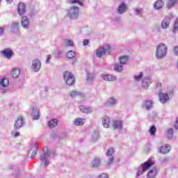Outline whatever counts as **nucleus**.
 Instances as JSON below:
<instances>
[{
	"label": "nucleus",
	"mask_w": 178,
	"mask_h": 178,
	"mask_svg": "<svg viewBox=\"0 0 178 178\" xmlns=\"http://www.w3.org/2000/svg\"><path fill=\"white\" fill-rule=\"evenodd\" d=\"M74 56H76V52L75 51H73L72 50L67 51V58H68V59H73V58H74Z\"/></svg>",
	"instance_id": "a19ab883"
},
{
	"label": "nucleus",
	"mask_w": 178,
	"mask_h": 178,
	"mask_svg": "<svg viewBox=\"0 0 178 178\" xmlns=\"http://www.w3.org/2000/svg\"><path fill=\"white\" fill-rule=\"evenodd\" d=\"M134 14L136 15V16H141L143 15V9L142 8H134Z\"/></svg>",
	"instance_id": "c03bdc74"
},
{
	"label": "nucleus",
	"mask_w": 178,
	"mask_h": 178,
	"mask_svg": "<svg viewBox=\"0 0 178 178\" xmlns=\"http://www.w3.org/2000/svg\"><path fill=\"white\" fill-rule=\"evenodd\" d=\"M173 129L172 128H170L168 129L167 131V134H168V138H169V140H172V138H173Z\"/></svg>",
	"instance_id": "37998d69"
},
{
	"label": "nucleus",
	"mask_w": 178,
	"mask_h": 178,
	"mask_svg": "<svg viewBox=\"0 0 178 178\" xmlns=\"http://www.w3.org/2000/svg\"><path fill=\"white\" fill-rule=\"evenodd\" d=\"M113 152H115V150L112 147H110L107 151L106 155L109 156L108 161H107L108 166H109V165H111V163H112L115 159V158H113V156H112L113 155Z\"/></svg>",
	"instance_id": "6ab92c4d"
},
{
	"label": "nucleus",
	"mask_w": 178,
	"mask_h": 178,
	"mask_svg": "<svg viewBox=\"0 0 178 178\" xmlns=\"http://www.w3.org/2000/svg\"><path fill=\"white\" fill-rule=\"evenodd\" d=\"M152 83V79L151 76H145L143 79L141 80V87L143 88V90H147Z\"/></svg>",
	"instance_id": "6e6552de"
},
{
	"label": "nucleus",
	"mask_w": 178,
	"mask_h": 178,
	"mask_svg": "<svg viewBox=\"0 0 178 178\" xmlns=\"http://www.w3.org/2000/svg\"><path fill=\"white\" fill-rule=\"evenodd\" d=\"M99 138V133L98 131H95L92 134V142L95 143Z\"/></svg>",
	"instance_id": "e433bc0d"
},
{
	"label": "nucleus",
	"mask_w": 178,
	"mask_h": 178,
	"mask_svg": "<svg viewBox=\"0 0 178 178\" xmlns=\"http://www.w3.org/2000/svg\"><path fill=\"white\" fill-rule=\"evenodd\" d=\"M15 175H17V176H19V175H20V170H18Z\"/></svg>",
	"instance_id": "e2e57ef3"
},
{
	"label": "nucleus",
	"mask_w": 178,
	"mask_h": 178,
	"mask_svg": "<svg viewBox=\"0 0 178 178\" xmlns=\"http://www.w3.org/2000/svg\"><path fill=\"white\" fill-rule=\"evenodd\" d=\"M127 4H126V3L124 2H122L119 4L117 8V12L119 15H123V13H126L127 12Z\"/></svg>",
	"instance_id": "dca6fc26"
},
{
	"label": "nucleus",
	"mask_w": 178,
	"mask_h": 178,
	"mask_svg": "<svg viewBox=\"0 0 178 178\" xmlns=\"http://www.w3.org/2000/svg\"><path fill=\"white\" fill-rule=\"evenodd\" d=\"M157 113L155 111H152L149 114V120H154L155 118H156Z\"/></svg>",
	"instance_id": "a18cd8bd"
},
{
	"label": "nucleus",
	"mask_w": 178,
	"mask_h": 178,
	"mask_svg": "<svg viewBox=\"0 0 178 178\" xmlns=\"http://www.w3.org/2000/svg\"><path fill=\"white\" fill-rule=\"evenodd\" d=\"M4 31H5V28L0 27V37L1 35H3Z\"/></svg>",
	"instance_id": "4d7b16f0"
},
{
	"label": "nucleus",
	"mask_w": 178,
	"mask_h": 178,
	"mask_svg": "<svg viewBox=\"0 0 178 178\" xmlns=\"http://www.w3.org/2000/svg\"><path fill=\"white\" fill-rule=\"evenodd\" d=\"M102 124L104 126V127H105L106 129L109 128L110 126V123H111V118H109V117L104 115L102 119Z\"/></svg>",
	"instance_id": "393cba45"
},
{
	"label": "nucleus",
	"mask_w": 178,
	"mask_h": 178,
	"mask_svg": "<svg viewBox=\"0 0 178 178\" xmlns=\"http://www.w3.org/2000/svg\"><path fill=\"white\" fill-rule=\"evenodd\" d=\"M90 42V40L85 39L83 40V46L86 47V45H88V43Z\"/></svg>",
	"instance_id": "6e6d98bb"
},
{
	"label": "nucleus",
	"mask_w": 178,
	"mask_h": 178,
	"mask_svg": "<svg viewBox=\"0 0 178 178\" xmlns=\"http://www.w3.org/2000/svg\"><path fill=\"white\" fill-rule=\"evenodd\" d=\"M30 111L33 120H38V119H40V108L36 106H33L31 108Z\"/></svg>",
	"instance_id": "9d476101"
},
{
	"label": "nucleus",
	"mask_w": 178,
	"mask_h": 178,
	"mask_svg": "<svg viewBox=\"0 0 178 178\" xmlns=\"http://www.w3.org/2000/svg\"><path fill=\"white\" fill-rule=\"evenodd\" d=\"M84 0H72L71 1V3H79L81 6H83Z\"/></svg>",
	"instance_id": "49530a36"
},
{
	"label": "nucleus",
	"mask_w": 178,
	"mask_h": 178,
	"mask_svg": "<svg viewBox=\"0 0 178 178\" xmlns=\"http://www.w3.org/2000/svg\"><path fill=\"white\" fill-rule=\"evenodd\" d=\"M61 54H62V51L58 50L56 51L55 56L56 58H59V56H60Z\"/></svg>",
	"instance_id": "864d4df0"
},
{
	"label": "nucleus",
	"mask_w": 178,
	"mask_h": 178,
	"mask_svg": "<svg viewBox=\"0 0 178 178\" xmlns=\"http://www.w3.org/2000/svg\"><path fill=\"white\" fill-rule=\"evenodd\" d=\"M107 104L111 105V106H115V105H118V99L111 97L108 99Z\"/></svg>",
	"instance_id": "473e14b6"
},
{
	"label": "nucleus",
	"mask_w": 178,
	"mask_h": 178,
	"mask_svg": "<svg viewBox=\"0 0 178 178\" xmlns=\"http://www.w3.org/2000/svg\"><path fill=\"white\" fill-rule=\"evenodd\" d=\"M154 165H155V161L154 160V158H149L138 168L136 177H140L141 175H144L145 171L148 170V169H149V168Z\"/></svg>",
	"instance_id": "f03ea898"
},
{
	"label": "nucleus",
	"mask_w": 178,
	"mask_h": 178,
	"mask_svg": "<svg viewBox=\"0 0 178 178\" xmlns=\"http://www.w3.org/2000/svg\"><path fill=\"white\" fill-rule=\"evenodd\" d=\"M63 45L64 47H74V43L70 40H65L63 41Z\"/></svg>",
	"instance_id": "58836bf2"
},
{
	"label": "nucleus",
	"mask_w": 178,
	"mask_h": 178,
	"mask_svg": "<svg viewBox=\"0 0 178 178\" xmlns=\"http://www.w3.org/2000/svg\"><path fill=\"white\" fill-rule=\"evenodd\" d=\"M70 95L72 98H76V97H84V95L81 93V92H79L76 90H72Z\"/></svg>",
	"instance_id": "2f4dec72"
},
{
	"label": "nucleus",
	"mask_w": 178,
	"mask_h": 178,
	"mask_svg": "<svg viewBox=\"0 0 178 178\" xmlns=\"http://www.w3.org/2000/svg\"><path fill=\"white\" fill-rule=\"evenodd\" d=\"M80 15V8L76 6H71L68 10L67 15L71 20H76V19L79 18V15Z\"/></svg>",
	"instance_id": "20e7f679"
},
{
	"label": "nucleus",
	"mask_w": 178,
	"mask_h": 178,
	"mask_svg": "<svg viewBox=\"0 0 178 178\" xmlns=\"http://www.w3.org/2000/svg\"><path fill=\"white\" fill-rule=\"evenodd\" d=\"M1 54L3 55L6 59H12V56L15 55L13 51L10 49H5L1 51Z\"/></svg>",
	"instance_id": "a211bd4d"
},
{
	"label": "nucleus",
	"mask_w": 178,
	"mask_h": 178,
	"mask_svg": "<svg viewBox=\"0 0 178 178\" xmlns=\"http://www.w3.org/2000/svg\"><path fill=\"white\" fill-rule=\"evenodd\" d=\"M18 13L20 16L26 13V4L24 3H19L18 6Z\"/></svg>",
	"instance_id": "a878e982"
},
{
	"label": "nucleus",
	"mask_w": 178,
	"mask_h": 178,
	"mask_svg": "<svg viewBox=\"0 0 178 178\" xmlns=\"http://www.w3.org/2000/svg\"><path fill=\"white\" fill-rule=\"evenodd\" d=\"M165 6V1L163 0H157L153 6L154 9L155 10H159L160 9H162Z\"/></svg>",
	"instance_id": "412c9836"
},
{
	"label": "nucleus",
	"mask_w": 178,
	"mask_h": 178,
	"mask_svg": "<svg viewBox=\"0 0 178 178\" xmlns=\"http://www.w3.org/2000/svg\"><path fill=\"white\" fill-rule=\"evenodd\" d=\"M178 31V18L175 20L173 26V33H177Z\"/></svg>",
	"instance_id": "de8ad7c7"
},
{
	"label": "nucleus",
	"mask_w": 178,
	"mask_h": 178,
	"mask_svg": "<svg viewBox=\"0 0 178 178\" xmlns=\"http://www.w3.org/2000/svg\"><path fill=\"white\" fill-rule=\"evenodd\" d=\"M22 26L26 30L30 29V19L26 16H23L21 19Z\"/></svg>",
	"instance_id": "f3484780"
},
{
	"label": "nucleus",
	"mask_w": 178,
	"mask_h": 178,
	"mask_svg": "<svg viewBox=\"0 0 178 178\" xmlns=\"http://www.w3.org/2000/svg\"><path fill=\"white\" fill-rule=\"evenodd\" d=\"M176 2H177V0H168L166 4V8L168 9H172V8L175 7V5H176Z\"/></svg>",
	"instance_id": "72a5a7b5"
},
{
	"label": "nucleus",
	"mask_w": 178,
	"mask_h": 178,
	"mask_svg": "<svg viewBox=\"0 0 178 178\" xmlns=\"http://www.w3.org/2000/svg\"><path fill=\"white\" fill-rule=\"evenodd\" d=\"M175 129H178V117L177 118V120L175 121V124H174Z\"/></svg>",
	"instance_id": "bf43d9fd"
},
{
	"label": "nucleus",
	"mask_w": 178,
	"mask_h": 178,
	"mask_svg": "<svg viewBox=\"0 0 178 178\" xmlns=\"http://www.w3.org/2000/svg\"><path fill=\"white\" fill-rule=\"evenodd\" d=\"M119 62L120 65H127V63L129 62V56H122L119 57Z\"/></svg>",
	"instance_id": "c756f323"
},
{
	"label": "nucleus",
	"mask_w": 178,
	"mask_h": 178,
	"mask_svg": "<svg viewBox=\"0 0 178 178\" xmlns=\"http://www.w3.org/2000/svg\"><path fill=\"white\" fill-rule=\"evenodd\" d=\"M79 110L83 113H92V107H87L86 106H80Z\"/></svg>",
	"instance_id": "cd10ccee"
},
{
	"label": "nucleus",
	"mask_w": 178,
	"mask_h": 178,
	"mask_svg": "<svg viewBox=\"0 0 178 178\" xmlns=\"http://www.w3.org/2000/svg\"><path fill=\"white\" fill-rule=\"evenodd\" d=\"M11 136H13V137H19V136H20V132L13 131H11Z\"/></svg>",
	"instance_id": "8fccbe9b"
},
{
	"label": "nucleus",
	"mask_w": 178,
	"mask_h": 178,
	"mask_svg": "<svg viewBox=\"0 0 178 178\" xmlns=\"http://www.w3.org/2000/svg\"><path fill=\"white\" fill-rule=\"evenodd\" d=\"M0 3H1V0H0Z\"/></svg>",
	"instance_id": "69168bd1"
},
{
	"label": "nucleus",
	"mask_w": 178,
	"mask_h": 178,
	"mask_svg": "<svg viewBox=\"0 0 178 178\" xmlns=\"http://www.w3.org/2000/svg\"><path fill=\"white\" fill-rule=\"evenodd\" d=\"M50 60H51V55H48L47 58L46 60L47 65H48V63H49Z\"/></svg>",
	"instance_id": "13d9d810"
},
{
	"label": "nucleus",
	"mask_w": 178,
	"mask_h": 178,
	"mask_svg": "<svg viewBox=\"0 0 178 178\" xmlns=\"http://www.w3.org/2000/svg\"><path fill=\"white\" fill-rule=\"evenodd\" d=\"M48 126L49 127H55L56 126H58V120L57 119H53L48 122Z\"/></svg>",
	"instance_id": "4c0bfd02"
},
{
	"label": "nucleus",
	"mask_w": 178,
	"mask_h": 178,
	"mask_svg": "<svg viewBox=\"0 0 178 178\" xmlns=\"http://www.w3.org/2000/svg\"><path fill=\"white\" fill-rule=\"evenodd\" d=\"M174 54L175 55L177 56L178 55V46H175L174 47Z\"/></svg>",
	"instance_id": "5fc2aeb1"
},
{
	"label": "nucleus",
	"mask_w": 178,
	"mask_h": 178,
	"mask_svg": "<svg viewBox=\"0 0 178 178\" xmlns=\"http://www.w3.org/2000/svg\"><path fill=\"white\" fill-rule=\"evenodd\" d=\"M38 150V145L37 143H32L31 145V147L28 151V158H31V159H34L35 156L37 155V151Z\"/></svg>",
	"instance_id": "0eeeda50"
},
{
	"label": "nucleus",
	"mask_w": 178,
	"mask_h": 178,
	"mask_svg": "<svg viewBox=\"0 0 178 178\" xmlns=\"http://www.w3.org/2000/svg\"><path fill=\"white\" fill-rule=\"evenodd\" d=\"M87 80H89V81H92V80H94V74L88 73Z\"/></svg>",
	"instance_id": "09e8293b"
},
{
	"label": "nucleus",
	"mask_w": 178,
	"mask_h": 178,
	"mask_svg": "<svg viewBox=\"0 0 178 178\" xmlns=\"http://www.w3.org/2000/svg\"><path fill=\"white\" fill-rule=\"evenodd\" d=\"M112 127L118 131H122L123 129V121L122 120H113L112 122Z\"/></svg>",
	"instance_id": "ddd939ff"
},
{
	"label": "nucleus",
	"mask_w": 178,
	"mask_h": 178,
	"mask_svg": "<svg viewBox=\"0 0 178 178\" xmlns=\"http://www.w3.org/2000/svg\"><path fill=\"white\" fill-rule=\"evenodd\" d=\"M19 30H20L19 22H13L11 24V32L14 34H19Z\"/></svg>",
	"instance_id": "b1692460"
},
{
	"label": "nucleus",
	"mask_w": 178,
	"mask_h": 178,
	"mask_svg": "<svg viewBox=\"0 0 178 178\" xmlns=\"http://www.w3.org/2000/svg\"><path fill=\"white\" fill-rule=\"evenodd\" d=\"M102 78L105 81H115V80H116V76H113L111 74H102Z\"/></svg>",
	"instance_id": "5701e85b"
},
{
	"label": "nucleus",
	"mask_w": 178,
	"mask_h": 178,
	"mask_svg": "<svg viewBox=\"0 0 178 178\" xmlns=\"http://www.w3.org/2000/svg\"><path fill=\"white\" fill-rule=\"evenodd\" d=\"M166 54H168V47H166V44L163 43L159 44L156 50V59H162L165 58Z\"/></svg>",
	"instance_id": "7ed1b4c3"
},
{
	"label": "nucleus",
	"mask_w": 178,
	"mask_h": 178,
	"mask_svg": "<svg viewBox=\"0 0 178 178\" xmlns=\"http://www.w3.org/2000/svg\"><path fill=\"white\" fill-rule=\"evenodd\" d=\"M9 87V79L7 78H2L0 79V91L1 92H6Z\"/></svg>",
	"instance_id": "1a4fd4ad"
},
{
	"label": "nucleus",
	"mask_w": 178,
	"mask_h": 178,
	"mask_svg": "<svg viewBox=\"0 0 178 178\" xmlns=\"http://www.w3.org/2000/svg\"><path fill=\"white\" fill-rule=\"evenodd\" d=\"M13 168H15V166L13 165H9V169H13Z\"/></svg>",
	"instance_id": "680f3d73"
},
{
	"label": "nucleus",
	"mask_w": 178,
	"mask_h": 178,
	"mask_svg": "<svg viewBox=\"0 0 178 178\" xmlns=\"http://www.w3.org/2000/svg\"><path fill=\"white\" fill-rule=\"evenodd\" d=\"M106 52H108V54L112 52V47H111L109 44H104V47H99L96 50V56L97 58H102V56L106 55Z\"/></svg>",
	"instance_id": "39448f33"
},
{
	"label": "nucleus",
	"mask_w": 178,
	"mask_h": 178,
	"mask_svg": "<svg viewBox=\"0 0 178 178\" xmlns=\"http://www.w3.org/2000/svg\"><path fill=\"white\" fill-rule=\"evenodd\" d=\"M171 149H172V146H170V145L169 144L163 145L157 149L158 152H159V154H169Z\"/></svg>",
	"instance_id": "9b49d317"
},
{
	"label": "nucleus",
	"mask_w": 178,
	"mask_h": 178,
	"mask_svg": "<svg viewBox=\"0 0 178 178\" xmlns=\"http://www.w3.org/2000/svg\"><path fill=\"white\" fill-rule=\"evenodd\" d=\"M113 70L115 72H120L122 70H123V65L119 63H116L113 67Z\"/></svg>",
	"instance_id": "ea45409f"
},
{
	"label": "nucleus",
	"mask_w": 178,
	"mask_h": 178,
	"mask_svg": "<svg viewBox=\"0 0 178 178\" xmlns=\"http://www.w3.org/2000/svg\"><path fill=\"white\" fill-rule=\"evenodd\" d=\"M86 123V120L80 118H77L73 121L74 126H83Z\"/></svg>",
	"instance_id": "c85d7f7f"
},
{
	"label": "nucleus",
	"mask_w": 178,
	"mask_h": 178,
	"mask_svg": "<svg viewBox=\"0 0 178 178\" xmlns=\"http://www.w3.org/2000/svg\"><path fill=\"white\" fill-rule=\"evenodd\" d=\"M158 172H159V170L158 169V168L154 167V168H152L151 170H149V171L148 172V173L147 175V178H156V175H158Z\"/></svg>",
	"instance_id": "aec40b11"
},
{
	"label": "nucleus",
	"mask_w": 178,
	"mask_h": 178,
	"mask_svg": "<svg viewBox=\"0 0 178 178\" xmlns=\"http://www.w3.org/2000/svg\"><path fill=\"white\" fill-rule=\"evenodd\" d=\"M121 21L122 18L120 17V16H116L114 19V22H116V23H120Z\"/></svg>",
	"instance_id": "3c124183"
},
{
	"label": "nucleus",
	"mask_w": 178,
	"mask_h": 178,
	"mask_svg": "<svg viewBox=\"0 0 178 178\" xmlns=\"http://www.w3.org/2000/svg\"><path fill=\"white\" fill-rule=\"evenodd\" d=\"M24 124V118L23 116L19 115L17 120L15 122L14 124V129L15 130H17L18 129H20L23 127V125Z\"/></svg>",
	"instance_id": "4468645a"
},
{
	"label": "nucleus",
	"mask_w": 178,
	"mask_h": 178,
	"mask_svg": "<svg viewBox=\"0 0 178 178\" xmlns=\"http://www.w3.org/2000/svg\"><path fill=\"white\" fill-rule=\"evenodd\" d=\"M63 79L65 81L67 86H73L74 84L75 78L74 75H73L71 72L66 71L63 74Z\"/></svg>",
	"instance_id": "423d86ee"
},
{
	"label": "nucleus",
	"mask_w": 178,
	"mask_h": 178,
	"mask_svg": "<svg viewBox=\"0 0 178 178\" xmlns=\"http://www.w3.org/2000/svg\"><path fill=\"white\" fill-rule=\"evenodd\" d=\"M152 104H153L152 100L145 101V104H144L145 109H147V111H149V109H151L152 108Z\"/></svg>",
	"instance_id": "c9c22d12"
},
{
	"label": "nucleus",
	"mask_w": 178,
	"mask_h": 178,
	"mask_svg": "<svg viewBox=\"0 0 178 178\" xmlns=\"http://www.w3.org/2000/svg\"><path fill=\"white\" fill-rule=\"evenodd\" d=\"M159 101L162 104H165L169 101V95L167 93H159Z\"/></svg>",
	"instance_id": "4be33fe9"
},
{
	"label": "nucleus",
	"mask_w": 178,
	"mask_h": 178,
	"mask_svg": "<svg viewBox=\"0 0 178 178\" xmlns=\"http://www.w3.org/2000/svg\"><path fill=\"white\" fill-rule=\"evenodd\" d=\"M56 156V152L54 150L43 149V154H40V165H43L44 168H47L49 165V160Z\"/></svg>",
	"instance_id": "f257e3e1"
},
{
	"label": "nucleus",
	"mask_w": 178,
	"mask_h": 178,
	"mask_svg": "<svg viewBox=\"0 0 178 178\" xmlns=\"http://www.w3.org/2000/svg\"><path fill=\"white\" fill-rule=\"evenodd\" d=\"M91 165L92 168H99L101 165V159L99 157H94L92 161Z\"/></svg>",
	"instance_id": "bb28decb"
},
{
	"label": "nucleus",
	"mask_w": 178,
	"mask_h": 178,
	"mask_svg": "<svg viewBox=\"0 0 178 178\" xmlns=\"http://www.w3.org/2000/svg\"><path fill=\"white\" fill-rule=\"evenodd\" d=\"M98 178H109L106 173H102L99 175Z\"/></svg>",
	"instance_id": "603ef678"
},
{
	"label": "nucleus",
	"mask_w": 178,
	"mask_h": 178,
	"mask_svg": "<svg viewBox=\"0 0 178 178\" xmlns=\"http://www.w3.org/2000/svg\"><path fill=\"white\" fill-rule=\"evenodd\" d=\"M144 76L143 72H139L134 76V81H141L143 80V76Z\"/></svg>",
	"instance_id": "f704fd0d"
},
{
	"label": "nucleus",
	"mask_w": 178,
	"mask_h": 178,
	"mask_svg": "<svg viewBox=\"0 0 178 178\" xmlns=\"http://www.w3.org/2000/svg\"><path fill=\"white\" fill-rule=\"evenodd\" d=\"M172 18H173V15H172V13H170L168 17H166L161 22L162 29H168V27H169V26H170V20H172Z\"/></svg>",
	"instance_id": "2eb2a0df"
},
{
	"label": "nucleus",
	"mask_w": 178,
	"mask_h": 178,
	"mask_svg": "<svg viewBox=\"0 0 178 178\" xmlns=\"http://www.w3.org/2000/svg\"><path fill=\"white\" fill-rule=\"evenodd\" d=\"M162 84L161 83H157V87H161Z\"/></svg>",
	"instance_id": "0e129e2a"
},
{
	"label": "nucleus",
	"mask_w": 178,
	"mask_h": 178,
	"mask_svg": "<svg viewBox=\"0 0 178 178\" xmlns=\"http://www.w3.org/2000/svg\"><path fill=\"white\" fill-rule=\"evenodd\" d=\"M11 76L14 79H17V77H19V76H20V69L13 68L11 71Z\"/></svg>",
	"instance_id": "7c9ffc66"
},
{
	"label": "nucleus",
	"mask_w": 178,
	"mask_h": 178,
	"mask_svg": "<svg viewBox=\"0 0 178 178\" xmlns=\"http://www.w3.org/2000/svg\"><path fill=\"white\" fill-rule=\"evenodd\" d=\"M31 69L35 73L40 72V70L41 69V61L39 59L33 60L32 61Z\"/></svg>",
	"instance_id": "f8f14e48"
},
{
	"label": "nucleus",
	"mask_w": 178,
	"mask_h": 178,
	"mask_svg": "<svg viewBox=\"0 0 178 178\" xmlns=\"http://www.w3.org/2000/svg\"><path fill=\"white\" fill-rule=\"evenodd\" d=\"M7 3H12L13 2V0H6Z\"/></svg>",
	"instance_id": "052dcab7"
},
{
	"label": "nucleus",
	"mask_w": 178,
	"mask_h": 178,
	"mask_svg": "<svg viewBox=\"0 0 178 178\" xmlns=\"http://www.w3.org/2000/svg\"><path fill=\"white\" fill-rule=\"evenodd\" d=\"M149 133L150 136H155V133H156V127L154 125L150 127L149 129Z\"/></svg>",
	"instance_id": "79ce46f5"
}]
</instances>
